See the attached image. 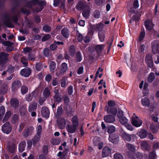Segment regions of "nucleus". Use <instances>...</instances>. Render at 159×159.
Here are the masks:
<instances>
[{
  "label": "nucleus",
  "mask_w": 159,
  "mask_h": 159,
  "mask_svg": "<svg viewBox=\"0 0 159 159\" xmlns=\"http://www.w3.org/2000/svg\"><path fill=\"white\" fill-rule=\"evenodd\" d=\"M31 73V70L30 69H24L21 70L20 74L22 76L25 77H28Z\"/></svg>",
  "instance_id": "nucleus-14"
},
{
  "label": "nucleus",
  "mask_w": 159,
  "mask_h": 159,
  "mask_svg": "<svg viewBox=\"0 0 159 159\" xmlns=\"http://www.w3.org/2000/svg\"><path fill=\"white\" fill-rule=\"evenodd\" d=\"M60 139H53L51 140V143L53 145H58L60 143Z\"/></svg>",
  "instance_id": "nucleus-44"
},
{
  "label": "nucleus",
  "mask_w": 159,
  "mask_h": 159,
  "mask_svg": "<svg viewBox=\"0 0 159 159\" xmlns=\"http://www.w3.org/2000/svg\"><path fill=\"white\" fill-rule=\"evenodd\" d=\"M21 61L22 63L25 66H26L28 62L27 59L25 57H22L21 59Z\"/></svg>",
  "instance_id": "nucleus-58"
},
{
  "label": "nucleus",
  "mask_w": 159,
  "mask_h": 159,
  "mask_svg": "<svg viewBox=\"0 0 159 159\" xmlns=\"http://www.w3.org/2000/svg\"><path fill=\"white\" fill-rule=\"evenodd\" d=\"M25 126V124L24 123H21L20 124L19 131V132H21L23 128H24Z\"/></svg>",
  "instance_id": "nucleus-61"
},
{
  "label": "nucleus",
  "mask_w": 159,
  "mask_h": 159,
  "mask_svg": "<svg viewBox=\"0 0 159 159\" xmlns=\"http://www.w3.org/2000/svg\"><path fill=\"white\" fill-rule=\"evenodd\" d=\"M57 123L59 128L63 129L65 126L66 121L64 118L60 117L58 119Z\"/></svg>",
  "instance_id": "nucleus-8"
},
{
  "label": "nucleus",
  "mask_w": 159,
  "mask_h": 159,
  "mask_svg": "<svg viewBox=\"0 0 159 159\" xmlns=\"http://www.w3.org/2000/svg\"><path fill=\"white\" fill-rule=\"evenodd\" d=\"M158 126H157L155 124H152L150 125V128L152 132L156 133L158 129H159V124Z\"/></svg>",
  "instance_id": "nucleus-23"
},
{
  "label": "nucleus",
  "mask_w": 159,
  "mask_h": 159,
  "mask_svg": "<svg viewBox=\"0 0 159 159\" xmlns=\"http://www.w3.org/2000/svg\"><path fill=\"white\" fill-rule=\"evenodd\" d=\"M35 68L37 70L40 71L42 69V66L41 64L38 63L36 65Z\"/></svg>",
  "instance_id": "nucleus-60"
},
{
  "label": "nucleus",
  "mask_w": 159,
  "mask_h": 159,
  "mask_svg": "<svg viewBox=\"0 0 159 159\" xmlns=\"http://www.w3.org/2000/svg\"><path fill=\"white\" fill-rule=\"evenodd\" d=\"M26 146V142L25 141L21 142L19 145V152H22L25 149Z\"/></svg>",
  "instance_id": "nucleus-22"
},
{
  "label": "nucleus",
  "mask_w": 159,
  "mask_h": 159,
  "mask_svg": "<svg viewBox=\"0 0 159 159\" xmlns=\"http://www.w3.org/2000/svg\"><path fill=\"white\" fill-rule=\"evenodd\" d=\"M77 127L73 125H68L66 127V129L69 133H73L76 131Z\"/></svg>",
  "instance_id": "nucleus-15"
},
{
  "label": "nucleus",
  "mask_w": 159,
  "mask_h": 159,
  "mask_svg": "<svg viewBox=\"0 0 159 159\" xmlns=\"http://www.w3.org/2000/svg\"><path fill=\"white\" fill-rule=\"evenodd\" d=\"M141 103L143 106L148 107L150 104V101L149 99L147 97L142 98L141 99Z\"/></svg>",
  "instance_id": "nucleus-16"
},
{
  "label": "nucleus",
  "mask_w": 159,
  "mask_h": 159,
  "mask_svg": "<svg viewBox=\"0 0 159 159\" xmlns=\"http://www.w3.org/2000/svg\"><path fill=\"white\" fill-rule=\"evenodd\" d=\"M122 136L124 139L128 142H130L132 139V135L125 132L122 134Z\"/></svg>",
  "instance_id": "nucleus-21"
},
{
  "label": "nucleus",
  "mask_w": 159,
  "mask_h": 159,
  "mask_svg": "<svg viewBox=\"0 0 159 159\" xmlns=\"http://www.w3.org/2000/svg\"><path fill=\"white\" fill-rule=\"evenodd\" d=\"M5 112V108L3 106L0 107V120L2 118Z\"/></svg>",
  "instance_id": "nucleus-40"
},
{
  "label": "nucleus",
  "mask_w": 159,
  "mask_h": 159,
  "mask_svg": "<svg viewBox=\"0 0 159 159\" xmlns=\"http://www.w3.org/2000/svg\"><path fill=\"white\" fill-rule=\"evenodd\" d=\"M103 25L102 24L99 23L94 26L93 28H94L96 30H98L103 28Z\"/></svg>",
  "instance_id": "nucleus-37"
},
{
  "label": "nucleus",
  "mask_w": 159,
  "mask_h": 159,
  "mask_svg": "<svg viewBox=\"0 0 159 159\" xmlns=\"http://www.w3.org/2000/svg\"><path fill=\"white\" fill-rule=\"evenodd\" d=\"M21 86V83L19 81L17 80L14 81L12 84V90L13 92H15Z\"/></svg>",
  "instance_id": "nucleus-11"
},
{
  "label": "nucleus",
  "mask_w": 159,
  "mask_h": 159,
  "mask_svg": "<svg viewBox=\"0 0 159 159\" xmlns=\"http://www.w3.org/2000/svg\"><path fill=\"white\" fill-rule=\"evenodd\" d=\"M51 37L50 34H47L45 35L42 38V41H45L48 39H49Z\"/></svg>",
  "instance_id": "nucleus-57"
},
{
  "label": "nucleus",
  "mask_w": 159,
  "mask_h": 159,
  "mask_svg": "<svg viewBox=\"0 0 159 159\" xmlns=\"http://www.w3.org/2000/svg\"><path fill=\"white\" fill-rule=\"evenodd\" d=\"M145 60L149 67H151L153 66V61L151 56L150 55L148 54L146 56Z\"/></svg>",
  "instance_id": "nucleus-10"
},
{
  "label": "nucleus",
  "mask_w": 159,
  "mask_h": 159,
  "mask_svg": "<svg viewBox=\"0 0 159 159\" xmlns=\"http://www.w3.org/2000/svg\"><path fill=\"white\" fill-rule=\"evenodd\" d=\"M104 119L106 122L110 123L114 122L115 120L114 117L110 115L105 116Z\"/></svg>",
  "instance_id": "nucleus-13"
},
{
  "label": "nucleus",
  "mask_w": 159,
  "mask_h": 159,
  "mask_svg": "<svg viewBox=\"0 0 159 159\" xmlns=\"http://www.w3.org/2000/svg\"><path fill=\"white\" fill-rule=\"evenodd\" d=\"M33 130V128L30 127L26 129L23 133V136L25 138L27 137L30 134Z\"/></svg>",
  "instance_id": "nucleus-17"
},
{
  "label": "nucleus",
  "mask_w": 159,
  "mask_h": 159,
  "mask_svg": "<svg viewBox=\"0 0 159 159\" xmlns=\"http://www.w3.org/2000/svg\"><path fill=\"white\" fill-rule=\"evenodd\" d=\"M107 132L109 133H112L115 131L116 127L113 125H110L107 127Z\"/></svg>",
  "instance_id": "nucleus-26"
},
{
  "label": "nucleus",
  "mask_w": 159,
  "mask_h": 159,
  "mask_svg": "<svg viewBox=\"0 0 159 159\" xmlns=\"http://www.w3.org/2000/svg\"><path fill=\"white\" fill-rule=\"evenodd\" d=\"M128 149L131 152H134L135 151L136 147L134 145L128 143L126 144Z\"/></svg>",
  "instance_id": "nucleus-28"
},
{
  "label": "nucleus",
  "mask_w": 159,
  "mask_h": 159,
  "mask_svg": "<svg viewBox=\"0 0 159 159\" xmlns=\"http://www.w3.org/2000/svg\"><path fill=\"white\" fill-rule=\"evenodd\" d=\"M42 131V127L40 125H39L37 128V135H41Z\"/></svg>",
  "instance_id": "nucleus-47"
},
{
  "label": "nucleus",
  "mask_w": 159,
  "mask_h": 159,
  "mask_svg": "<svg viewBox=\"0 0 159 159\" xmlns=\"http://www.w3.org/2000/svg\"><path fill=\"white\" fill-rule=\"evenodd\" d=\"M68 68L67 64L65 62L63 63L60 67V73H63L66 72Z\"/></svg>",
  "instance_id": "nucleus-24"
},
{
  "label": "nucleus",
  "mask_w": 159,
  "mask_h": 159,
  "mask_svg": "<svg viewBox=\"0 0 159 159\" xmlns=\"http://www.w3.org/2000/svg\"><path fill=\"white\" fill-rule=\"evenodd\" d=\"M145 25L147 30H151L152 29L154 25L152 20H147L145 21Z\"/></svg>",
  "instance_id": "nucleus-12"
},
{
  "label": "nucleus",
  "mask_w": 159,
  "mask_h": 159,
  "mask_svg": "<svg viewBox=\"0 0 159 159\" xmlns=\"http://www.w3.org/2000/svg\"><path fill=\"white\" fill-rule=\"evenodd\" d=\"M155 75L153 73H151L148 77V81L150 83L152 82L154 79Z\"/></svg>",
  "instance_id": "nucleus-36"
},
{
  "label": "nucleus",
  "mask_w": 159,
  "mask_h": 159,
  "mask_svg": "<svg viewBox=\"0 0 159 159\" xmlns=\"http://www.w3.org/2000/svg\"><path fill=\"white\" fill-rule=\"evenodd\" d=\"M41 112L43 117L46 118L49 117L50 111L49 109L47 107L45 106L43 107L42 108Z\"/></svg>",
  "instance_id": "nucleus-7"
},
{
  "label": "nucleus",
  "mask_w": 159,
  "mask_h": 159,
  "mask_svg": "<svg viewBox=\"0 0 159 159\" xmlns=\"http://www.w3.org/2000/svg\"><path fill=\"white\" fill-rule=\"evenodd\" d=\"M156 154L155 152H150L149 154V157L150 159H154L155 158Z\"/></svg>",
  "instance_id": "nucleus-56"
},
{
  "label": "nucleus",
  "mask_w": 159,
  "mask_h": 159,
  "mask_svg": "<svg viewBox=\"0 0 159 159\" xmlns=\"http://www.w3.org/2000/svg\"><path fill=\"white\" fill-rule=\"evenodd\" d=\"M106 110L108 112L112 114L113 115L116 114L117 110L115 108H112L109 110L107 107H106Z\"/></svg>",
  "instance_id": "nucleus-31"
},
{
  "label": "nucleus",
  "mask_w": 159,
  "mask_h": 159,
  "mask_svg": "<svg viewBox=\"0 0 159 159\" xmlns=\"http://www.w3.org/2000/svg\"><path fill=\"white\" fill-rule=\"evenodd\" d=\"M145 35V32L144 31H142L140 34V37L139 39V41H142L144 38Z\"/></svg>",
  "instance_id": "nucleus-55"
},
{
  "label": "nucleus",
  "mask_w": 159,
  "mask_h": 159,
  "mask_svg": "<svg viewBox=\"0 0 159 159\" xmlns=\"http://www.w3.org/2000/svg\"><path fill=\"white\" fill-rule=\"evenodd\" d=\"M106 0H95V3L98 6H100L103 3L105 2Z\"/></svg>",
  "instance_id": "nucleus-49"
},
{
  "label": "nucleus",
  "mask_w": 159,
  "mask_h": 159,
  "mask_svg": "<svg viewBox=\"0 0 159 159\" xmlns=\"http://www.w3.org/2000/svg\"><path fill=\"white\" fill-rule=\"evenodd\" d=\"M151 47L153 53H159V41H153L151 43Z\"/></svg>",
  "instance_id": "nucleus-4"
},
{
  "label": "nucleus",
  "mask_w": 159,
  "mask_h": 159,
  "mask_svg": "<svg viewBox=\"0 0 159 159\" xmlns=\"http://www.w3.org/2000/svg\"><path fill=\"white\" fill-rule=\"evenodd\" d=\"M145 46L143 44H141L139 48V51L141 52H143L145 49Z\"/></svg>",
  "instance_id": "nucleus-63"
},
{
  "label": "nucleus",
  "mask_w": 159,
  "mask_h": 159,
  "mask_svg": "<svg viewBox=\"0 0 159 159\" xmlns=\"http://www.w3.org/2000/svg\"><path fill=\"white\" fill-rule=\"evenodd\" d=\"M82 57L81 54L80 52H77L76 54V59L77 61L80 62L82 60Z\"/></svg>",
  "instance_id": "nucleus-41"
},
{
  "label": "nucleus",
  "mask_w": 159,
  "mask_h": 159,
  "mask_svg": "<svg viewBox=\"0 0 159 159\" xmlns=\"http://www.w3.org/2000/svg\"><path fill=\"white\" fill-rule=\"evenodd\" d=\"M141 145L142 148L147 150H148L149 148V147L148 143L146 141H141Z\"/></svg>",
  "instance_id": "nucleus-29"
},
{
  "label": "nucleus",
  "mask_w": 159,
  "mask_h": 159,
  "mask_svg": "<svg viewBox=\"0 0 159 159\" xmlns=\"http://www.w3.org/2000/svg\"><path fill=\"white\" fill-rule=\"evenodd\" d=\"M62 35L65 38H68L70 36V32L68 29L66 28H63L61 31Z\"/></svg>",
  "instance_id": "nucleus-19"
},
{
  "label": "nucleus",
  "mask_w": 159,
  "mask_h": 159,
  "mask_svg": "<svg viewBox=\"0 0 159 159\" xmlns=\"http://www.w3.org/2000/svg\"><path fill=\"white\" fill-rule=\"evenodd\" d=\"M62 108L61 107H59L57 108V114L58 115H60L62 113Z\"/></svg>",
  "instance_id": "nucleus-64"
},
{
  "label": "nucleus",
  "mask_w": 159,
  "mask_h": 159,
  "mask_svg": "<svg viewBox=\"0 0 159 159\" xmlns=\"http://www.w3.org/2000/svg\"><path fill=\"white\" fill-rule=\"evenodd\" d=\"M74 30L76 31V35L78 40L80 42L82 41L83 40L82 35L79 33V31L77 30V28L76 27L75 29Z\"/></svg>",
  "instance_id": "nucleus-33"
},
{
  "label": "nucleus",
  "mask_w": 159,
  "mask_h": 159,
  "mask_svg": "<svg viewBox=\"0 0 159 159\" xmlns=\"http://www.w3.org/2000/svg\"><path fill=\"white\" fill-rule=\"evenodd\" d=\"M138 136L142 139L145 138L147 136V131L144 129H142L137 133Z\"/></svg>",
  "instance_id": "nucleus-18"
},
{
  "label": "nucleus",
  "mask_w": 159,
  "mask_h": 159,
  "mask_svg": "<svg viewBox=\"0 0 159 159\" xmlns=\"http://www.w3.org/2000/svg\"><path fill=\"white\" fill-rule=\"evenodd\" d=\"M11 105L15 108H16L19 105V101L16 99H12L11 101Z\"/></svg>",
  "instance_id": "nucleus-20"
},
{
  "label": "nucleus",
  "mask_w": 159,
  "mask_h": 159,
  "mask_svg": "<svg viewBox=\"0 0 159 159\" xmlns=\"http://www.w3.org/2000/svg\"><path fill=\"white\" fill-rule=\"evenodd\" d=\"M100 11H95L93 13V16L97 18H99L100 17Z\"/></svg>",
  "instance_id": "nucleus-53"
},
{
  "label": "nucleus",
  "mask_w": 159,
  "mask_h": 159,
  "mask_svg": "<svg viewBox=\"0 0 159 159\" xmlns=\"http://www.w3.org/2000/svg\"><path fill=\"white\" fill-rule=\"evenodd\" d=\"M114 159H123V157L120 154H116L114 156Z\"/></svg>",
  "instance_id": "nucleus-51"
},
{
  "label": "nucleus",
  "mask_w": 159,
  "mask_h": 159,
  "mask_svg": "<svg viewBox=\"0 0 159 159\" xmlns=\"http://www.w3.org/2000/svg\"><path fill=\"white\" fill-rule=\"evenodd\" d=\"M11 112L10 111H7L6 113L5 116L3 120V122H4L5 121L7 120L9 117L11 116Z\"/></svg>",
  "instance_id": "nucleus-43"
},
{
  "label": "nucleus",
  "mask_w": 159,
  "mask_h": 159,
  "mask_svg": "<svg viewBox=\"0 0 159 159\" xmlns=\"http://www.w3.org/2000/svg\"><path fill=\"white\" fill-rule=\"evenodd\" d=\"M37 107V104L36 103H34L33 104L30 105L29 107V111L31 112L32 111L36 109Z\"/></svg>",
  "instance_id": "nucleus-34"
},
{
  "label": "nucleus",
  "mask_w": 159,
  "mask_h": 159,
  "mask_svg": "<svg viewBox=\"0 0 159 159\" xmlns=\"http://www.w3.org/2000/svg\"><path fill=\"white\" fill-rule=\"evenodd\" d=\"M2 131L4 133L8 134L10 133L11 130V127L10 123L7 122L2 126Z\"/></svg>",
  "instance_id": "nucleus-5"
},
{
  "label": "nucleus",
  "mask_w": 159,
  "mask_h": 159,
  "mask_svg": "<svg viewBox=\"0 0 159 159\" xmlns=\"http://www.w3.org/2000/svg\"><path fill=\"white\" fill-rule=\"evenodd\" d=\"M43 152L45 154H47L48 151V147L46 145H44L43 148Z\"/></svg>",
  "instance_id": "nucleus-59"
},
{
  "label": "nucleus",
  "mask_w": 159,
  "mask_h": 159,
  "mask_svg": "<svg viewBox=\"0 0 159 159\" xmlns=\"http://www.w3.org/2000/svg\"><path fill=\"white\" fill-rule=\"evenodd\" d=\"M8 55L7 54L4 52L0 53V70H4L6 67V62L8 59Z\"/></svg>",
  "instance_id": "nucleus-1"
},
{
  "label": "nucleus",
  "mask_w": 159,
  "mask_h": 159,
  "mask_svg": "<svg viewBox=\"0 0 159 159\" xmlns=\"http://www.w3.org/2000/svg\"><path fill=\"white\" fill-rule=\"evenodd\" d=\"M111 153V150L108 147H104L102 151V157H106Z\"/></svg>",
  "instance_id": "nucleus-9"
},
{
  "label": "nucleus",
  "mask_w": 159,
  "mask_h": 159,
  "mask_svg": "<svg viewBox=\"0 0 159 159\" xmlns=\"http://www.w3.org/2000/svg\"><path fill=\"white\" fill-rule=\"evenodd\" d=\"M133 116L131 119V122L132 124L135 127H138L140 126L142 124L143 121L138 116L135 115V114H133Z\"/></svg>",
  "instance_id": "nucleus-2"
},
{
  "label": "nucleus",
  "mask_w": 159,
  "mask_h": 159,
  "mask_svg": "<svg viewBox=\"0 0 159 159\" xmlns=\"http://www.w3.org/2000/svg\"><path fill=\"white\" fill-rule=\"evenodd\" d=\"M54 98L56 101L57 102H60L61 99V98L59 95H55Z\"/></svg>",
  "instance_id": "nucleus-62"
},
{
  "label": "nucleus",
  "mask_w": 159,
  "mask_h": 159,
  "mask_svg": "<svg viewBox=\"0 0 159 159\" xmlns=\"http://www.w3.org/2000/svg\"><path fill=\"white\" fill-rule=\"evenodd\" d=\"M104 45H98L95 48V49L97 52L99 54L102 50L104 48Z\"/></svg>",
  "instance_id": "nucleus-30"
},
{
  "label": "nucleus",
  "mask_w": 159,
  "mask_h": 159,
  "mask_svg": "<svg viewBox=\"0 0 159 159\" xmlns=\"http://www.w3.org/2000/svg\"><path fill=\"white\" fill-rule=\"evenodd\" d=\"M18 120V116L17 115H14L12 116L11 121L13 123H14Z\"/></svg>",
  "instance_id": "nucleus-52"
},
{
  "label": "nucleus",
  "mask_w": 159,
  "mask_h": 159,
  "mask_svg": "<svg viewBox=\"0 0 159 159\" xmlns=\"http://www.w3.org/2000/svg\"><path fill=\"white\" fill-rule=\"evenodd\" d=\"M43 94L44 96L47 98L48 97L50 94V91L48 88H45L43 90Z\"/></svg>",
  "instance_id": "nucleus-38"
},
{
  "label": "nucleus",
  "mask_w": 159,
  "mask_h": 159,
  "mask_svg": "<svg viewBox=\"0 0 159 159\" xmlns=\"http://www.w3.org/2000/svg\"><path fill=\"white\" fill-rule=\"evenodd\" d=\"M71 121L73 125L77 127L79 125V122L78 118L76 116H74L72 120Z\"/></svg>",
  "instance_id": "nucleus-25"
},
{
  "label": "nucleus",
  "mask_w": 159,
  "mask_h": 159,
  "mask_svg": "<svg viewBox=\"0 0 159 159\" xmlns=\"http://www.w3.org/2000/svg\"><path fill=\"white\" fill-rule=\"evenodd\" d=\"M84 3L82 2H80L76 6V8L78 9H83L84 8Z\"/></svg>",
  "instance_id": "nucleus-45"
},
{
  "label": "nucleus",
  "mask_w": 159,
  "mask_h": 159,
  "mask_svg": "<svg viewBox=\"0 0 159 159\" xmlns=\"http://www.w3.org/2000/svg\"><path fill=\"white\" fill-rule=\"evenodd\" d=\"M125 127L129 130L132 131L133 130V128L132 126L129 124V122L124 125Z\"/></svg>",
  "instance_id": "nucleus-54"
},
{
  "label": "nucleus",
  "mask_w": 159,
  "mask_h": 159,
  "mask_svg": "<svg viewBox=\"0 0 159 159\" xmlns=\"http://www.w3.org/2000/svg\"><path fill=\"white\" fill-rule=\"evenodd\" d=\"M89 9L84 11L82 13L83 16L86 18H88L89 17Z\"/></svg>",
  "instance_id": "nucleus-39"
},
{
  "label": "nucleus",
  "mask_w": 159,
  "mask_h": 159,
  "mask_svg": "<svg viewBox=\"0 0 159 159\" xmlns=\"http://www.w3.org/2000/svg\"><path fill=\"white\" fill-rule=\"evenodd\" d=\"M43 30L45 32H49L51 30L50 26L47 25H45L43 27Z\"/></svg>",
  "instance_id": "nucleus-48"
},
{
  "label": "nucleus",
  "mask_w": 159,
  "mask_h": 159,
  "mask_svg": "<svg viewBox=\"0 0 159 159\" xmlns=\"http://www.w3.org/2000/svg\"><path fill=\"white\" fill-rule=\"evenodd\" d=\"M117 116L120 123L125 125L129 122V120L125 117L123 116V112L120 109H118L117 113Z\"/></svg>",
  "instance_id": "nucleus-3"
},
{
  "label": "nucleus",
  "mask_w": 159,
  "mask_h": 159,
  "mask_svg": "<svg viewBox=\"0 0 159 159\" xmlns=\"http://www.w3.org/2000/svg\"><path fill=\"white\" fill-rule=\"evenodd\" d=\"M46 4V2L45 1H42L40 2L39 8H37L35 9V11L36 12H39L42 11L43 8V6Z\"/></svg>",
  "instance_id": "nucleus-27"
},
{
  "label": "nucleus",
  "mask_w": 159,
  "mask_h": 159,
  "mask_svg": "<svg viewBox=\"0 0 159 159\" xmlns=\"http://www.w3.org/2000/svg\"><path fill=\"white\" fill-rule=\"evenodd\" d=\"M119 140V137L116 135L112 134H110L109 136V141L114 144H116L117 143Z\"/></svg>",
  "instance_id": "nucleus-6"
},
{
  "label": "nucleus",
  "mask_w": 159,
  "mask_h": 159,
  "mask_svg": "<svg viewBox=\"0 0 159 159\" xmlns=\"http://www.w3.org/2000/svg\"><path fill=\"white\" fill-rule=\"evenodd\" d=\"M98 37L101 42L103 41L105 39L104 32L103 31H100L98 33Z\"/></svg>",
  "instance_id": "nucleus-32"
},
{
  "label": "nucleus",
  "mask_w": 159,
  "mask_h": 159,
  "mask_svg": "<svg viewBox=\"0 0 159 159\" xmlns=\"http://www.w3.org/2000/svg\"><path fill=\"white\" fill-rule=\"evenodd\" d=\"M69 52L70 55L71 56H73L75 53V47L73 45L70 46L69 48Z\"/></svg>",
  "instance_id": "nucleus-35"
},
{
  "label": "nucleus",
  "mask_w": 159,
  "mask_h": 159,
  "mask_svg": "<svg viewBox=\"0 0 159 159\" xmlns=\"http://www.w3.org/2000/svg\"><path fill=\"white\" fill-rule=\"evenodd\" d=\"M28 88L26 86H23L21 88V92L23 94H24L28 92Z\"/></svg>",
  "instance_id": "nucleus-46"
},
{
  "label": "nucleus",
  "mask_w": 159,
  "mask_h": 159,
  "mask_svg": "<svg viewBox=\"0 0 159 159\" xmlns=\"http://www.w3.org/2000/svg\"><path fill=\"white\" fill-rule=\"evenodd\" d=\"M40 138V136L39 135H37V136H35L34 138L33 139L32 141L34 143H36L39 140Z\"/></svg>",
  "instance_id": "nucleus-50"
},
{
  "label": "nucleus",
  "mask_w": 159,
  "mask_h": 159,
  "mask_svg": "<svg viewBox=\"0 0 159 159\" xmlns=\"http://www.w3.org/2000/svg\"><path fill=\"white\" fill-rule=\"evenodd\" d=\"M56 64L55 62L51 61L50 64V71H52L53 70L56 68Z\"/></svg>",
  "instance_id": "nucleus-42"
}]
</instances>
